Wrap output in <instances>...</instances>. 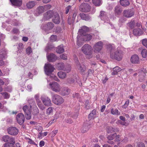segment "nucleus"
<instances>
[{
  "mask_svg": "<svg viewBox=\"0 0 147 147\" xmlns=\"http://www.w3.org/2000/svg\"><path fill=\"white\" fill-rule=\"evenodd\" d=\"M96 116V111L95 109L93 110L91 113L89 114L88 118L90 120L95 118Z\"/></svg>",
  "mask_w": 147,
  "mask_h": 147,
  "instance_id": "nucleus-28",
  "label": "nucleus"
},
{
  "mask_svg": "<svg viewBox=\"0 0 147 147\" xmlns=\"http://www.w3.org/2000/svg\"><path fill=\"white\" fill-rule=\"evenodd\" d=\"M86 41H90L92 38V36L90 34H87L84 36Z\"/></svg>",
  "mask_w": 147,
  "mask_h": 147,
  "instance_id": "nucleus-42",
  "label": "nucleus"
},
{
  "mask_svg": "<svg viewBox=\"0 0 147 147\" xmlns=\"http://www.w3.org/2000/svg\"><path fill=\"white\" fill-rule=\"evenodd\" d=\"M129 103V100H127L125 102L124 104V105L123 106V107L124 108H126L128 106Z\"/></svg>",
  "mask_w": 147,
  "mask_h": 147,
  "instance_id": "nucleus-60",
  "label": "nucleus"
},
{
  "mask_svg": "<svg viewBox=\"0 0 147 147\" xmlns=\"http://www.w3.org/2000/svg\"><path fill=\"white\" fill-rule=\"evenodd\" d=\"M8 133L11 135H16L18 133V130L16 127H10L7 129Z\"/></svg>",
  "mask_w": 147,
  "mask_h": 147,
  "instance_id": "nucleus-13",
  "label": "nucleus"
},
{
  "mask_svg": "<svg viewBox=\"0 0 147 147\" xmlns=\"http://www.w3.org/2000/svg\"><path fill=\"white\" fill-rule=\"evenodd\" d=\"M121 4L123 6L126 7L129 4V3L128 0H120Z\"/></svg>",
  "mask_w": 147,
  "mask_h": 147,
  "instance_id": "nucleus-30",
  "label": "nucleus"
},
{
  "mask_svg": "<svg viewBox=\"0 0 147 147\" xmlns=\"http://www.w3.org/2000/svg\"><path fill=\"white\" fill-rule=\"evenodd\" d=\"M48 60L50 62H53L57 59V56L53 53H51L47 56Z\"/></svg>",
  "mask_w": 147,
  "mask_h": 147,
  "instance_id": "nucleus-18",
  "label": "nucleus"
},
{
  "mask_svg": "<svg viewBox=\"0 0 147 147\" xmlns=\"http://www.w3.org/2000/svg\"><path fill=\"white\" fill-rule=\"evenodd\" d=\"M143 33V31L139 28H135L133 30V34L136 36H140Z\"/></svg>",
  "mask_w": 147,
  "mask_h": 147,
  "instance_id": "nucleus-20",
  "label": "nucleus"
},
{
  "mask_svg": "<svg viewBox=\"0 0 147 147\" xmlns=\"http://www.w3.org/2000/svg\"><path fill=\"white\" fill-rule=\"evenodd\" d=\"M15 143L11 142L6 143L4 144V147H15Z\"/></svg>",
  "mask_w": 147,
  "mask_h": 147,
  "instance_id": "nucleus-34",
  "label": "nucleus"
},
{
  "mask_svg": "<svg viewBox=\"0 0 147 147\" xmlns=\"http://www.w3.org/2000/svg\"><path fill=\"white\" fill-rule=\"evenodd\" d=\"M18 48L19 50L21 51L24 48L23 44L21 43H19Z\"/></svg>",
  "mask_w": 147,
  "mask_h": 147,
  "instance_id": "nucleus-54",
  "label": "nucleus"
},
{
  "mask_svg": "<svg viewBox=\"0 0 147 147\" xmlns=\"http://www.w3.org/2000/svg\"><path fill=\"white\" fill-rule=\"evenodd\" d=\"M134 14V11L131 9L125 10L123 12V16L127 18L131 17Z\"/></svg>",
  "mask_w": 147,
  "mask_h": 147,
  "instance_id": "nucleus-14",
  "label": "nucleus"
},
{
  "mask_svg": "<svg viewBox=\"0 0 147 147\" xmlns=\"http://www.w3.org/2000/svg\"><path fill=\"white\" fill-rule=\"evenodd\" d=\"M65 71H66L67 73L70 72L71 70V67L69 65H68L65 67L64 68V69Z\"/></svg>",
  "mask_w": 147,
  "mask_h": 147,
  "instance_id": "nucleus-47",
  "label": "nucleus"
},
{
  "mask_svg": "<svg viewBox=\"0 0 147 147\" xmlns=\"http://www.w3.org/2000/svg\"><path fill=\"white\" fill-rule=\"evenodd\" d=\"M41 99L44 105L47 107L52 105V103L51 99L45 95H42L41 97Z\"/></svg>",
  "mask_w": 147,
  "mask_h": 147,
  "instance_id": "nucleus-8",
  "label": "nucleus"
},
{
  "mask_svg": "<svg viewBox=\"0 0 147 147\" xmlns=\"http://www.w3.org/2000/svg\"><path fill=\"white\" fill-rule=\"evenodd\" d=\"M131 62L133 63L138 64L140 63V59L138 56L135 55L132 56L131 58Z\"/></svg>",
  "mask_w": 147,
  "mask_h": 147,
  "instance_id": "nucleus-21",
  "label": "nucleus"
},
{
  "mask_svg": "<svg viewBox=\"0 0 147 147\" xmlns=\"http://www.w3.org/2000/svg\"><path fill=\"white\" fill-rule=\"evenodd\" d=\"M54 26V24L51 22H48L44 26L43 28L46 30L52 29Z\"/></svg>",
  "mask_w": 147,
  "mask_h": 147,
  "instance_id": "nucleus-22",
  "label": "nucleus"
},
{
  "mask_svg": "<svg viewBox=\"0 0 147 147\" xmlns=\"http://www.w3.org/2000/svg\"><path fill=\"white\" fill-rule=\"evenodd\" d=\"M76 67L78 70L81 74L84 75L86 69V66L84 64H81L79 61L76 62Z\"/></svg>",
  "mask_w": 147,
  "mask_h": 147,
  "instance_id": "nucleus-7",
  "label": "nucleus"
},
{
  "mask_svg": "<svg viewBox=\"0 0 147 147\" xmlns=\"http://www.w3.org/2000/svg\"><path fill=\"white\" fill-rule=\"evenodd\" d=\"M12 4L14 5L20 7L22 4V0H10Z\"/></svg>",
  "mask_w": 147,
  "mask_h": 147,
  "instance_id": "nucleus-26",
  "label": "nucleus"
},
{
  "mask_svg": "<svg viewBox=\"0 0 147 147\" xmlns=\"http://www.w3.org/2000/svg\"><path fill=\"white\" fill-rule=\"evenodd\" d=\"M53 47L52 45L48 46L46 47L45 50L47 52L53 49Z\"/></svg>",
  "mask_w": 147,
  "mask_h": 147,
  "instance_id": "nucleus-52",
  "label": "nucleus"
},
{
  "mask_svg": "<svg viewBox=\"0 0 147 147\" xmlns=\"http://www.w3.org/2000/svg\"><path fill=\"white\" fill-rule=\"evenodd\" d=\"M64 51V48L62 45L59 46L56 49V52L58 53H61Z\"/></svg>",
  "mask_w": 147,
  "mask_h": 147,
  "instance_id": "nucleus-31",
  "label": "nucleus"
},
{
  "mask_svg": "<svg viewBox=\"0 0 147 147\" xmlns=\"http://www.w3.org/2000/svg\"><path fill=\"white\" fill-rule=\"evenodd\" d=\"M89 100H86L85 102V107L87 109H88L89 108Z\"/></svg>",
  "mask_w": 147,
  "mask_h": 147,
  "instance_id": "nucleus-61",
  "label": "nucleus"
},
{
  "mask_svg": "<svg viewBox=\"0 0 147 147\" xmlns=\"http://www.w3.org/2000/svg\"><path fill=\"white\" fill-rule=\"evenodd\" d=\"M116 136V134L115 133L113 134H111L108 136L107 138L108 140H112L114 139Z\"/></svg>",
  "mask_w": 147,
  "mask_h": 147,
  "instance_id": "nucleus-39",
  "label": "nucleus"
},
{
  "mask_svg": "<svg viewBox=\"0 0 147 147\" xmlns=\"http://www.w3.org/2000/svg\"><path fill=\"white\" fill-rule=\"evenodd\" d=\"M51 7V6L50 5H47L45 6H39L36 8V10L37 15L38 16L42 13L45 11V9H49Z\"/></svg>",
  "mask_w": 147,
  "mask_h": 147,
  "instance_id": "nucleus-6",
  "label": "nucleus"
},
{
  "mask_svg": "<svg viewBox=\"0 0 147 147\" xmlns=\"http://www.w3.org/2000/svg\"><path fill=\"white\" fill-rule=\"evenodd\" d=\"M67 82L69 84H72L74 83L75 80L73 78H70L67 79Z\"/></svg>",
  "mask_w": 147,
  "mask_h": 147,
  "instance_id": "nucleus-45",
  "label": "nucleus"
},
{
  "mask_svg": "<svg viewBox=\"0 0 147 147\" xmlns=\"http://www.w3.org/2000/svg\"><path fill=\"white\" fill-rule=\"evenodd\" d=\"M33 112L32 113V114L34 115H37L39 113V110L37 108H35L34 109Z\"/></svg>",
  "mask_w": 147,
  "mask_h": 147,
  "instance_id": "nucleus-49",
  "label": "nucleus"
},
{
  "mask_svg": "<svg viewBox=\"0 0 147 147\" xmlns=\"http://www.w3.org/2000/svg\"><path fill=\"white\" fill-rule=\"evenodd\" d=\"M147 51L146 49H144L142 50L141 54L143 58H145L147 56Z\"/></svg>",
  "mask_w": 147,
  "mask_h": 147,
  "instance_id": "nucleus-40",
  "label": "nucleus"
},
{
  "mask_svg": "<svg viewBox=\"0 0 147 147\" xmlns=\"http://www.w3.org/2000/svg\"><path fill=\"white\" fill-rule=\"evenodd\" d=\"M70 90L67 87H64L63 88L60 92L61 94L63 96H65L69 94Z\"/></svg>",
  "mask_w": 147,
  "mask_h": 147,
  "instance_id": "nucleus-25",
  "label": "nucleus"
},
{
  "mask_svg": "<svg viewBox=\"0 0 147 147\" xmlns=\"http://www.w3.org/2000/svg\"><path fill=\"white\" fill-rule=\"evenodd\" d=\"M136 147H145V145L143 143H139L138 144Z\"/></svg>",
  "mask_w": 147,
  "mask_h": 147,
  "instance_id": "nucleus-62",
  "label": "nucleus"
},
{
  "mask_svg": "<svg viewBox=\"0 0 147 147\" xmlns=\"http://www.w3.org/2000/svg\"><path fill=\"white\" fill-rule=\"evenodd\" d=\"M88 30V28L86 26H84L83 28L79 29V32L81 33L82 35H84L83 33L85 32H87Z\"/></svg>",
  "mask_w": 147,
  "mask_h": 147,
  "instance_id": "nucleus-36",
  "label": "nucleus"
},
{
  "mask_svg": "<svg viewBox=\"0 0 147 147\" xmlns=\"http://www.w3.org/2000/svg\"><path fill=\"white\" fill-rule=\"evenodd\" d=\"M53 111V108L52 107H49L47 110V114L48 115H49L52 113Z\"/></svg>",
  "mask_w": 147,
  "mask_h": 147,
  "instance_id": "nucleus-48",
  "label": "nucleus"
},
{
  "mask_svg": "<svg viewBox=\"0 0 147 147\" xmlns=\"http://www.w3.org/2000/svg\"><path fill=\"white\" fill-rule=\"evenodd\" d=\"M61 28L60 27H58L56 28L55 30V32L56 33H59L61 32Z\"/></svg>",
  "mask_w": 147,
  "mask_h": 147,
  "instance_id": "nucleus-56",
  "label": "nucleus"
},
{
  "mask_svg": "<svg viewBox=\"0 0 147 147\" xmlns=\"http://www.w3.org/2000/svg\"><path fill=\"white\" fill-rule=\"evenodd\" d=\"M82 51L86 55V58L90 59L92 57V49L91 46L88 44L84 45L82 48Z\"/></svg>",
  "mask_w": 147,
  "mask_h": 147,
  "instance_id": "nucleus-3",
  "label": "nucleus"
},
{
  "mask_svg": "<svg viewBox=\"0 0 147 147\" xmlns=\"http://www.w3.org/2000/svg\"><path fill=\"white\" fill-rule=\"evenodd\" d=\"M61 58L63 59L66 60L67 57L66 55L63 54L62 55L60 56Z\"/></svg>",
  "mask_w": 147,
  "mask_h": 147,
  "instance_id": "nucleus-63",
  "label": "nucleus"
},
{
  "mask_svg": "<svg viewBox=\"0 0 147 147\" xmlns=\"http://www.w3.org/2000/svg\"><path fill=\"white\" fill-rule=\"evenodd\" d=\"M93 3L96 6H99L101 4L100 0H92Z\"/></svg>",
  "mask_w": 147,
  "mask_h": 147,
  "instance_id": "nucleus-38",
  "label": "nucleus"
},
{
  "mask_svg": "<svg viewBox=\"0 0 147 147\" xmlns=\"http://www.w3.org/2000/svg\"><path fill=\"white\" fill-rule=\"evenodd\" d=\"M71 6H68L67 7L65 8V13L67 14L69 11V9L71 8Z\"/></svg>",
  "mask_w": 147,
  "mask_h": 147,
  "instance_id": "nucleus-64",
  "label": "nucleus"
},
{
  "mask_svg": "<svg viewBox=\"0 0 147 147\" xmlns=\"http://www.w3.org/2000/svg\"><path fill=\"white\" fill-rule=\"evenodd\" d=\"M111 113L113 115H119L120 114V112H119L117 109H112L111 110Z\"/></svg>",
  "mask_w": 147,
  "mask_h": 147,
  "instance_id": "nucleus-37",
  "label": "nucleus"
},
{
  "mask_svg": "<svg viewBox=\"0 0 147 147\" xmlns=\"http://www.w3.org/2000/svg\"><path fill=\"white\" fill-rule=\"evenodd\" d=\"M26 52L28 55L30 54L32 52V49L31 47H28L26 50Z\"/></svg>",
  "mask_w": 147,
  "mask_h": 147,
  "instance_id": "nucleus-50",
  "label": "nucleus"
},
{
  "mask_svg": "<svg viewBox=\"0 0 147 147\" xmlns=\"http://www.w3.org/2000/svg\"><path fill=\"white\" fill-rule=\"evenodd\" d=\"M108 49L110 51L111 58L113 59L120 61L122 59V52L121 51L115 49L114 47L111 45H109L108 46Z\"/></svg>",
  "mask_w": 147,
  "mask_h": 147,
  "instance_id": "nucleus-1",
  "label": "nucleus"
},
{
  "mask_svg": "<svg viewBox=\"0 0 147 147\" xmlns=\"http://www.w3.org/2000/svg\"><path fill=\"white\" fill-rule=\"evenodd\" d=\"M74 20H73L71 19V18L70 17H69L67 20L68 23L69 24H71L74 22Z\"/></svg>",
  "mask_w": 147,
  "mask_h": 147,
  "instance_id": "nucleus-57",
  "label": "nucleus"
},
{
  "mask_svg": "<svg viewBox=\"0 0 147 147\" xmlns=\"http://www.w3.org/2000/svg\"><path fill=\"white\" fill-rule=\"evenodd\" d=\"M52 101L55 104L60 105L62 104L64 100L63 98L57 94H54L52 96Z\"/></svg>",
  "mask_w": 147,
  "mask_h": 147,
  "instance_id": "nucleus-4",
  "label": "nucleus"
},
{
  "mask_svg": "<svg viewBox=\"0 0 147 147\" xmlns=\"http://www.w3.org/2000/svg\"><path fill=\"white\" fill-rule=\"evenodd\" d=\"M55 69L53 66L50 63L45 64L44 66V71L45 74L50 76V78L54 80L58 81L59 80L58 78L53 74L52 72Z\"/></svg>",
  "mask_w": 147,
  "mask_h": 147,
  "instance_id": "nucleus-2",
  "label": "nucleus"
},
{
  "mask_svg": "<svg viewBox=\"0 0 147 147\" xmlns=\"http://www.w3.org/2000/svg\"><path fill=\"white\" fill-rule=\"evenodd\" d=\"M16 119L18 123L20 125L23 124L25 119L24 114L22 113H19L17 115Z\"/></svg>",
  "mask_w": 147,
  "mask_h": 147,
  "instance_id": "nucleus-12",
  "label": "nucleus"
},
{
  "mask_svg": "<svg viewBox=\"0 0 147 147\" xmlns=\"http://www.w3.org/2000/svg\"><path fill=\"white\" fill-rule=\"evenodd\" d=\"M57 75L60 78L63 79L66 76V74L65 72L62 71H59Z\"/></svg>",
  "mask_w": 147,
  "mask_h": 147,
  "instance_id": "nucleus-32",
  "label": "nucleus"
},
{
  "mask_svg": "<svg viewBox=\"0 0 147 147\" xmlns=\"http://www.w3.org/2000/svg\"><path fill=\"white\" fill-rule=\"evenodd\" d=\"M6 51L4 49L0 51V57L2 58L5 57L6 55Z\"/></svg>",
  "mask_w": 147,
  "mask_h": 147,
  "instance_id": "nucleus-33",
  "label": "nucleus"
},
{
  "mask_svg": "<svg viewBox=\"0 0 147 147\" xmlns=\"http://www.w3.org/2000/svg\"><path fill=\"white\" fill-rule=\"evenodd\" d=\"M115 11L116 13L119 14L121 13L122 10L119 7L117 6L115 7Z\"/></svg>",
  "mask_w": 147,
  "mask_h": 147,
  "instance_id": "nucleus-41",
  "label": "nucleus"
},
{
  "mask_svg": "<svg viewBox=\"0 0 147 147\" xmlns=\"http://www.w3.org/2000/svg\"><path fill=\"white\" fill-rule=\"evenodd\" d=\"M50 88L53 91L56 92H59L61 90L60 85L58 83L53 82H50L49 84Z\"/></svg>",
  "mask_w": 147,
  "mask_h": 147,
  "instance_id": "nucleus-5",
  "label": "nucleus"
},
{
  "mask_svg": "<svg viewBox=\"0 0 147 147\" xmlns=\"http://www.w3.org/2000/svg\"><path fill=\"white\" fill-rule=\"evenodd\" d=\"M103 46V43L102 41L96 43L93 47L94 52H99L102 48Z\"/></svg>",
  "mask_w": 147,
  "mask_h": 147,
  "instance_id": "nucleus-11",
  "label": "nucleus"
},
{
  "mask_svg": "<svg viewBox=\"0 0 147 147\" xmlns=\"http://www.w3.org/2000/svg\"><path fill=\"white\" fill-rule=\"evenodd\" d=\"M36 2L34 1H29L26 3V6L28 9H31L36 4Z\"/></svg>",
  "mask_w": 147,
  "mask_h": 147,
  "instance_id": "nucleus-27",
  "label": "nucleus"
},
{
  "mask_svg": "<svg viewBox=\"0 0 147 147\" xmlns=\"http://www.w3.org/2000/svg\"><path fill=\"white\" fill-rule=\"evenodd\" d=\"M80 16L82 20L86 21H89L91 18L88 15L83 13H80Z\"/></svg>",
  "mask_w": 147,
  "mask_h": 147,
  "instance_id": "nucleus-24",
  "label": "nucleus"
},
{
  "mask_svg": "<svg viewBox=\"0 0 147 147\" xmlns=\"http://www.w3.org/2000/svg\"><path fill=\"white\" fill-rule=\"evenodd\" d=\"M45 105H44V104L42 103L38 105V106L40 109H41L42 111H43L45 109Z\"/></svg>",
  "mask_w": 147,
  "mask_h": 147,
  "instance_id": "nucleus-55",
  "label": "nucleus"
},
{
  "mask_svg": "<svg viewBox=\"0 0 147 147\" xmlns=\"http://www.w3.org/2000/svg\"><path fill=\"white\" fill-rule=\"evenodd\" d=\"M126 20V19L124 16H122L120 17L119 21L120 22H124Z\"/></svg>",
  "mask_w": 147,
  "mask_h": 147,
  "instance_id": "nucleus-53",
  "label": "nucleus"
},
{
  "mask_svg": "<svg viewBox=\"0 0 147 147\" xmlns=\"http://www.w3.org/2000/svg\"><path fill=\"white\" fill-rule=\"evenodd\" d=\"M115 128L112 127H110L108 128L107 132L108 133H112L115 131Z\"/></svg>",
  "mask_w": 147,
  "mask_h": 147,
  "instance_id": "nucleus-43",
  "label": "nucleus"
},
{
  "mask_svg": "<svg viewBox=\"0 0 147 147\" xmlns=\"http://www.w3.org/2000/svg\"><path fill=\"white\" fill-rule=\"evenodd\" d=\"M57 67L58 69L60 70H63L64 68V63H58Z\"/></svg>",
  "mask_w": 147,
  "mask_h": 147,
  "instance_id": "nucleus-35",
  "label": "nucleus"
},
{
  "mask_svg": "<svg viewBox=\"0 0 147 147\" xmlns=\"http://www.w3.org/2000/svg\"><path fill=\"white\" fill-rule=\"evenodd\" d=\"M12 32L14 34H17L19 32V30L15 28L13 29Z\"/></svg>",
  "mask_w": 147,
  "mask_h": 147,
  "instance_id": "nucleus-59",
  "label": "nucleus"
},
{
  "mask_svg": "<svg viewBox=\"0 0 147 147\" xmlns=\"http://www.w3.org/2000/svg\"><path fill=\"white\" fill-rule=\"evenodd\" d=\"M5 98H8L9 97V95L6 92H1L0 93Z\"/></svg>",
  "mask_w": 147,
  "mask_h": 147,
  "instance_id": "nucleus-46",
  "label": "nucleus"
},
{
  "mask_svg": "<svg viewBox=\"0 0 147 147\" xmlns=\"http://www.w3.org/2000/svg\"><path fill=\"white\" fill-rule=\"evenodd\" d=\"M28 102L30 104H31L32 105H34L35 102L34 101V99H31L28 100Z\"/></svg>",
  "mask_w": 147,
  "mask_h": 147,
  "instance_id": "nucleus-58",
  "label": "nucleus"
},
{
  "mask_svg": "<svg viewBox=\"0 0 147 147\" xmlns=\"http://www.w3.org/2000/svg\"><path fill=\"white\" fill-rule=\"evenodd\" d=\"M22 109L26 119L28 120L30 119L31 118V114L30 108L27 105H25L23 107Z\"/></svg>",
  "mask_w": 147,
  "mask_h": 147,
  "instance_id": "nucleus-9",
  "label": "nucleus"
},
{
  "mask_svg": "<svg viewBox=\"0 0 147 147\" xmlns=\"http://www.w3.org/2000/svg\"><path fill=\"white\" fill-rule=\"evenodd\" d=\"M57 36L56 35H52L50 38V41L52 42L55 41L57 39Z\"/></svg>",
  "mask_w": 147,
  "mask_h": 147,
  "instance_id": "nucleus-44",
  "label": "nucleus"
},
{
  "mask_svg": "<svg viewBox=\"0 0 147 147\" xmlns=\"http://www.w3.org/2000/svg\"><path fill=\"white\" fill-rule=\"evenodd\" d=\"M3 141L5 142H11L13 143H15V139L12 137H10L7 135L3 136L2 138Z\"/></svg>",
  "mask_w": 147,
  "mask_h": 147,
  "instance_id": "nucleus-15",
  "label": "nucleus"
},
{
  "mask_svg": "<svg viewBox=\"0 0 147 147\" xmlns=\"http://www.w3.org/2000/svg\"><path fill=\"white\" fill-rule=\"evenodd\" d=\"M53 21L55 24H59L60 22V18L59 14L57 12H55L53 15Z\"/></svg>",
  "mask_w": 147,
  "mask_h": 147,
  "instance_id": "nucleus-19",
  "label": "nucleus"
},
{
  "mask_svg": "<svg viewBox=\"0 0 147 147\" xmlns=\"http://www.w3.org/2000/svg\"><path fill=\"white\" fill-rule=\"evenodd\" d=\"M90 126L88 124L85 123L84 124L81 129V132L82 133L86 132L90 128Z\"/></svg>",
  "mask_w": 147,
  "mask_h": 147,
  "instance_id": "nucleus-23",
  "label": "nucleus"
},
{
  "mask_svg": "<svg viewBox=\"0 0 147 147\" xmlns=\"http://www.w3.org/2000/svg\"><path fill=\"white\" fill-rule=\"evenodd\" d=\"M90 6L87 3H82L80 5L79 7L80 10L84 12L89 11L90 10Z\"/></svg>",
  "mask_w": 147,
  "mask_h": 147,
  "instance_id": "nucleus-10",
  "label": "nucleus"
},
{
  "mask_svg": "<svg viewBox=\"0 0 147 147\" xmlns=\"http://www.w3.org/2000/svg\"><path fill=\"white\" fill-rule=\"evenodd\" d=\"M142 45L147 48V39H144L142 40Z\"/></svg>",
  "mask_w": 147,
  "mask_h": 147,
  "instance_id": "nucleus-51",
  "label": "nucleus"
},
{
  "mask_svg": "<svg viewBox=\"0 0 147 147\" xmlns=\"http://www.w3.org/2000/svg\"><path fill=\"white\" fill-rule=\"evenodd\" d=\"M54 13L52 11H49L44 14L43 20H47L53 17Z\"/></svg>",
  "mask_w": 147,
  "mask_h": 147,
  "instance_id": "nucleus-17",
  "label": "nucleus"
},
{
  "mask_svg": "<svg viewBox=\"0 0 147 147\" xmlns=\"http://www.w3.org/2000/svg\"><path fill=\"white\" fill-rule=\"evenodd\" d=\"M121 68L118 66H116L113 68V71L111 74L112 75H117L118 73L121 70Z\"/></svg>",
  "mask_w": 147,
  "mask_h": 147,
  "instance_id": "nucleus-29",
  "label": "nucleus"
},
{
  "mask_svg": "<svg viewBox=\"0 0 147 147\" xmlns=\"http://www.w3.org/2000/svg\"><path fill=\"white\" fill-rule=\"evenodd\" d=\"M141 24L138 22H136L134 20H132L131 21L127 24L128 26L131 28L133 29L135 26L139 27Z\"/></svg>",
  "mask_w": 147,
  "mask_h": 147,
  "instance_id": "nucleus-16",
  "label": "nucleus"
}]
</instances>
